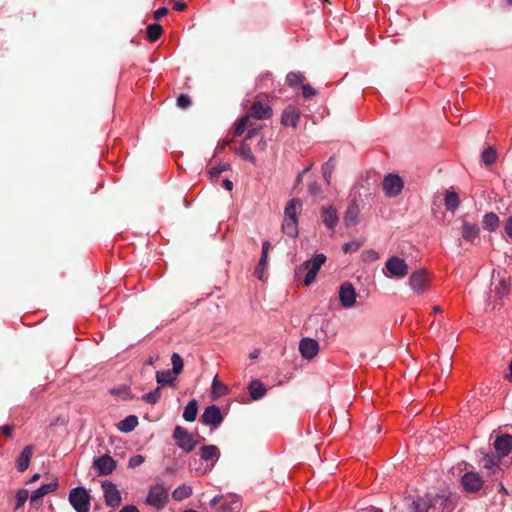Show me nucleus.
Returning <instances> with one entry per match:
<instances>
[{"instance_id":"f257e3e1","label":"nucleus","mask_w":512,"mask_h":512,"mask_svg":"<svg viewBox=\"0 0 512 512\" xmlns=\"http://www.w3.org/2000/svg\"><path fill=\"white\" fill-rule=\"evenodd\" d=\"M210 506L216 509V512H240L242 502L237 495H220L210 501Z\"/></svg>"},{"instance_id":"f03ea898","label":"nucleus","mask_w":512,"mask_h":512,"mask_svg":"<svg viewBox=\"0 0 512 512\" xmlns=\"http://www.w3.org/2000/svg\"><path fill=\"white\" fill-rule=\"evenodd\" d=\"M325 261L326 256L324 254H316L312 259L305 261L299 267L298 271L307 270V273L304 278V284L306 286H309L314 282L319 269L325 263Z\"/></svg>"},{"instance_id":"7ed1b4c3","label":"nucleus","mask_w":512,"mask_h":512,"mask_svg":"<svg viewBox=\"0 0 512 512\" xmlns=\"http://www.w3.org/2000/svg\"><path fill=\"white\" fill-rule=\"evenodd\" d=\"M69 502L76 512H89L90 495L83 487H76L70 491Z\"/></svg>"},{"instance_id":"20e7f679","label":"nucleus","mask_w":512,"mask_h":512,"mask_svg":"<svg viewBox=\"0 0 512 512\" xmlns=\"http://www.w3.org/2000/svg\"><path fill=\"white\" fill-rule=\"evenodd\" d=\"M386 275L391 278L401 279L408 275L409 267L404 259L398 256L390 257L385 263Z\"/></svg>"},{"instance_id":"39448f33","label":"nucleus","mask_w":512,"mask_h":512,"mask_svg":"<svg viewBox=\"0 0 512 512\" xmlns=\"http://www.w3.org/2000/svg\"><path fill=\"white\" fill-rule=\"evenodd\" d=\"M173 438L175 439L177 446L187 453L193 451L198 444V441L195 440L193 436L182 426L175 427L173 431Z\"/></svg>"},{"instance_id":"423d86ee","label":"nucleus","mask_w":512,"mask_h":512,"mask_svg":"<svg viewBox=\"0 0 512 512\" xmlns=\"http://www.w3.org/2000/svg\"><path fill=\"white\" fill-rule=\"evenodd\" d=\"M169 489L162 484H156L149 490L147 503L157 509L164 507L168 501Z\"/></svg>"},{"instance_id":"0eeeda50","label":"nucleus","mask_w":512,"mask_h":512,"mask_svg":"<svg viewBox=\"0 0 512 512\" xmlns=\"http://www.w3.org/2000/svg\"><path fill=\"white\" fill-rule=\"evenodd\" d=\"M383 190L387 197L393 198L398 196L404 187V182L397 174L390 173L385 176L383 183Z\"/></svg>"},{"instance_id":"6e6552de","label":"nucleus","mask_w":512,"mask_h":512,"mask_svg":"<svg viewBox=\"0 0 512 512\" xmlns=\"http://www.w3.org/2000/svg\"><path fill=\"white\" fill-rule=\"evenodd\" d=\"M429 282L430 278L427 274V271L424 269L413 272L409 277V286L414 292L418 294H422L426 291Z\"/></svg>"},{"instance_id":"1a4fd4ad","label":"nucleus","mask_w":512,"mask_h":512,"mask_svg":"<svg viewBox=\"0 0 512 512\" xmlns=\"http://www.w3.org/2000/svg\"><path fill=\"white\" fill-rule=\"evenodd\" d=\"M461 484L466 492L476 493L484 486V480L477 472L470 471L461 477Z\"/></svg>"},{"instance_id":"9d476101","label":"nucleus","mask_w":512,"mask_h":512,"mask_svg":"<svg viewBox=\"0 0 512 512\" xmlns=\"http://www.w3.org/2000/svg\"><path fill=\"white\" fill-rule=\"evenodd\" d=\"M201 421L205 425H209L212 428H217L223 422V415L221 410L216 405H210L205 408L201 415Z\"/></svg>"},{"instance_id":"9b49d317","label":"nucleus","mask_w":512,"mask_h":512,"mask_svg":"<svg viewBox=\"0 0 512 512\" xmlns=\"http://www.w3.org/2000/svg\"><path fill=\"white\" fill-rule=\"evenodd\" d=\"M105 503L109 507H118L121 503V496L116 485L112 482H103Z\"/></svg>"},{"instance_id":"f8f14e48","label":"nucleus","mask_w":512,"mask_h":512,"mask_svg":"<svg viewBox=\"0 0 512 512\" xmlns=\"http://www.w3.org/2000/svg\"><path fill=\"white\" fill-rule=\"evenodd\" d=\"M339 299L343 307L350 308L356 301V291L350 282L343 283L339 288Z\"/></svg>"},{"instance_id":"ddd939ff","label":"nucleus","mask_w":512,"mask_h":512,"mask_svg":"<svg viewBox=\"0 0 512 512\" xmlns=\"http://www.w3.org/2000/svg\"><path fill=\"white\" fill-rule=\"evenodd\" d=\"M494 449L497 452L498 458L507 456L512 450V436L509 434H502L497 436L494 441Z\"/></svg>"},{"instance_id":"4468645a","label":"nucleus","mask_w":512,"mask_h":512,"mask_svg":"<svg viewBox=\"0 0 512 512\" xmlns=\"http://www.w3.org/2000/svg\"><path fill=\"white\" fill-rule=\"evenodd\" d=\"M299 351L303 358L313 359L319 352V344L312 338H303L299 344Z\"/></svg>"},{"instance_id":"2eb2a0df","label":"nucleus","mask_w":512,"mask_h":512,"mask_svg":"<svg viewBox=\"0 0 512 512\" xmlns=\"http://www.w3.org/2000/svg\"><path fill=\"white\" fill-rule=\"evenodd\" d=\"M409 512H434L432 496L426 495L413 500L408 507Z\"/></svg>"},{"instance_id":"dca6fc26","label":"nucleus","mask_w":512,"mask_h":512,"mask_svg":"<svg viewBox=\"0 0 512 512\" xmlns=\"http://www.w3.org/2000/svg\"><path fill=\"white\" fill-rule=\"evenodd\" d=\"M94 466L98 470L99 475H109L115 469L116 462L111 456L105 454L95 459Z\"/></svg>"},{"instance_id":"f3484780","label":"nucleus","mask_w":512,"mask_h":512,"mask_svg":"<svg viewBox=\"0 0 512 512\" xmlns=\"http://www.w3.org/2000/svg\"><path fill=\"white\" fill-rule=\"evenodd\" d=\"M323 224L330 230H334L339 222L337 211L332 206H323L320 210Z\"/></svg>"},{"instance_id":"a211bd4d","label":"nucleus","mask_w":512,"mask_h":512,"mask_svg":"<svg viewBox=\"0 0 512 512\" xmlns=\"http://www.w3.org/2000/svg\"><path fill=\"white\" fill-rule=\"evenodd\" d=\"M248 115L259 120L269 119L272 116V109L261 101H254Z\"/></svg>"},{"instance_id":"6ab92c4d","label":"nucleus","mask_w":512,"mask_h":512,"mask_svg":"<svg viewBox=\"0 0 512 512\" xmlns=\"http://www.w3.org/2000/svg\"><path fill=\"white\" fill-rule=\"evenodd\" d=\"M360 214V207L359 204L356 202V200H353L348 205L343 221L347 227H353L358 224V218Z\"/></svg>"},{"instance_id":"aec40b11","label":"nucleus","mask_w":512,"mask_h":512,"mask_svg":"<svg viewBox=\"0 0 512 512\" xmlns=\"http://www.w3.org/2000/svg\"><path fill=\"white\" fill-rule=\"evenodd\" d=\"M59 484L57 479L54 481L41 485L38 489L32 492L30 496V503L37 504L39 500H41L45 495L55 491L58 488Z\"/></svg>"},{"instance_id":"412c9836","label":"nucleus","mask_w":512,"mask_h":512,"mask_svg":"<svg viewBox=\"0 0 512 512\" xmlns=\"http://www.w3.org/2000/svg\"><path fill=\"white\" fill-rule=\"evenodd\" d=\"M300 118V111L295 106H288L281 117V124L284 126L296 127Z\"/></svg>"},{"instance_id":"4be33fe9","label":"nucleus","mask_w":512,"mask_h":512,"mask_svg":"<svg viewBox=\"0 0 512 512\" xmlns=\"http://www.w3.org/2000/svg\"><path fill=\"white\" fill-rule=\"evenodd\" d=\"M33 454V446L27 445L23 448L20 455L16 460V468L19 472H24L30 464L31 457Z\"/></svg>"},{"instance_id":"5701e85b","label":"nucleus","mask_w":512,"mask_h":512,"mask_svg":"<svg viewBox=\"0 0 512 512\" xmlns=\"http://www.w3.org/2000/svg\"><path fill=\"white\" fill-rule=\"evenodd\" d=\"M501 458H498L497 455L486 453L484 454L481 463L482 466L487 469L491 475H495L500 471V463Z\"/></svg>"},{"instance_id":"b1692460","label":"nucleus","mask_w":512,"mask_h":512,"mask_svg":"<svg viewBox=\"0 0 512 512\" xmlns=\"http://www.w3.org/2000/svg\"><path fill=\"white\" fill-rule=\"evenodd\" d=\"M434 511L439 508L442 512H452L454 509V502L450 497L435 495L432 496Z\"/></svg>"},{"instance_id":"393cba45","label":"nucleus","mask_w":512,"mask_h":512,"mask_svg":"<svg viewBox=\"0 0 512 512\" xmlns=\"http://www.w3.org/2000/svg\"><path fill=\"white\" fill-rule=\"evenodd\" d=\"M479 227L470 222H464L462 226V238L466 241L473 242L479 235Z\"/></svg>"},{"instance_id":"a878e982","label":"nucleus","mask_w":512,"mask_h":512,"mask_svg":"<svg viewBox=\"0 0 512 512\" xmlns=\"http://www.w3.org/2000/svg\"><path fill=\"white\" fill-rule=\"evenodd\" d=\"M219 456V449L215 445H204L200 448V457L204 461H216Z\"/></svg>"},{"instance_id":"bb28decb","label":"nucleus","mask_w":512,"mask_h":512,"mask_svg":"<svg viewBox=\"0 0 512 512\" xmlns=\"http://www.w3.org/2000/svg\"><path fill=\"white\" fill-rule=\"evenodd\" d=\"M175 380H176V376L170 370L156 372V381L160 385L173 386Z\"/></svg>"},{"instance_id":"cd10ccee","label":"nucleus","mask_w":512,"mask_h":512,"mask_svg":"<svg viewBox=\"0 0 512 512\" xmlns=\"http://www.w3.org/2000/svg\"><path fill=\"white\" fill-rule=\"evenodd\" d=\"M445 206L448 211L454 212L460 204V199L455 191H447L445 194Z\"/></svg>"},{"instance_id":"c85d7f7f","label":"nucleus","mask_w":512,"mask_h":512,"mask_svg":"<svg viewBox=\"0 0 512 512\" xmlns=\"http://www.w3.org/2000/svg\"><path fill=\"white\" fill-rule=\"evenodd\" d=\"M138 425V418L135 415H129L118 424V429L122 432L128 433L135 429Z\"/></svg>"},{"instance_id":"c756f323","label":"nucleus","mask_w":512,"mask_h":512,"mask_svg":"<svg viewBox=\"0 0 512 512\" xmlns=\"http://www.w3.org/2000/svg\"><path fill=\"white\" fill-rule=\"evenodd\" d=\"M301 207L302 202L300 199H292L285 207L284 219H297V208Z\"/></svg>"},{"instance_id":"7c9ffc66","label":"nucleus","mask_w":512,"mask_h":512,"mask_svg":"<svg viewBox=\"0 0 512 512\" xmlns=\"http://www.w3.org/2000/svg\"><path fill=\"white\" fill-rule=\"evenodd\" d=\"M249 393L254 400L262 398L266 393V388L259 380L252 381L249 385Z\"/></svg>"},{"instance_id":"2f4dec72","label":"nucleus","mask_w":512,"mask_h":512,"mask_svg":"<svg viewBox=\"0 0 512 512\" xmlns=\"http://www.w3.org/2000/svg\"><path fill=\"white\" fill-rule=\"evenodd\" d=\"M198 412V404L196 400H191L186 405L184 412H183V418L188 422H193L197 417Z\"/></svg>"},{"instance_id":"473e14b6","label":"nucleus","mask_w":512,"mask_h":512,"mask_svg":"<svg viewBox=\"0 0 512 512\" xmlns=\"http://www.w3.org/2000/svg\"><path fill=\"white\" fill-rule=\"evenodd\" d=\"M283 232L290 237H297L298 235V224L297 219H284L282 224Z\"/></svg>"},{"instance_id":"72a5a7b5","label":"nucleus","mask_w":512,"mask_h":512,"mask_svg":"<svg viewBox=\"0 0 512 512\" xmlns=\"http://www.w3.org/2000/svg\"><path fill=\"white\" fill-rule=\"evenodd\" d=\"M236 153L244 160L250 162L253 165H256V159L247 143L241 142L239 148L236 150Z\"/></svg>"},{"instance_id":"f704fd0d","label":"nucleus","mask_w":512,"mask_h":512,"mask_svg":"<svg viewBox=\"0 0 512 512\" xmlns=\"http://www.w3.org/2000/svg\"><path fill=\"white\" fill-rule=\"evenodd\" d=\"M192 488L186 484L178 486L172 493V497L176 501L184 500L192 495Z\"/></svg>"},{"instance_id":"c9c22d12","label":"nucleus","mask_w":512,"mask_h":512,"mask_svg":"<svg viewBox=\"0 0 512 512\" xmlns=\"http://www.w3.org/2000/svg\"><path fill=\"white\" fill-rule=\"evenodd\" d=\"M483 228L488 231H494L499 225V218L495 213H487L483 217Z\"/></svg>"},{"instance_id":"e433bc0d","label":"nucleus","mask_w":512,"mask_h":512,"mask_svg":"<svg viewBox=\"0 0 512 512\" xmlns=\"http://www.w3.org/2000/svg\"><path fill=\"white\" fill-rule=\"evenodd\" d=\"M171 363H172V372L175 376H178L182 373L184 362L182 357L178 353H173L171 356Z\"/></svg>"},{"instance_id":"4c0bfd02","label":"nucleus","mask_w":512,"mask_h":512,"mask_svg":"<svg viewBox=\"0 0 512 512\" xmlns=\"http://www.w3.org/2000/svg\"><path fill=\"white\" fill-rule=\"evenodd\" d=\"M334 169H335V160L333 157H330L329 160L322 166L323 178L325 179L327 184L330 183Z\"/></svg>"},{"instance_id":"58836bf2","label":"nucleus","mask_w":512,"mask_h":512,"mask_svg":"<svg viewBox=\"0 0 512 512\" xmlns=\"http://www.w3.org/2000/svg\"><path fill=\"white\" fill-rule=\"evenodd\" d=\"M161 394H162V389L161 387H157L155 390L149 392V393H146L142 396V400L145 401L146 403L148 404H156L160 398H161Z\"/></svg>"},{"instance_id":"ea45409f","label":"nucleus","mask_w":512,"mask_h":512,"mask_svg":"<svg viewBox=\"0 0 512 512\" xmlns=\"http://www.w3.org/2000/svg\"><path fill=\"white\" fill-rule=\"evenodd\" d=\"M287 83L291 87H295L297 85H303L305 77L302 73L299 72H290L286 77Z\"/></svg>"},{"instance_id":"a19ab883","label":"nucleus","mask_w":512,"mask_h":512,"mask_svg":"<svg viewBox=\"0 0 512 512\" xmlns=\"http://www.w3.org/2000/svg\"><path fill=\"white\" fill-rule=\"evenodd\" d=\"M250 118V115L247 114L237 121L234 129V135L240 136L244 133V131L249 127Z\"/></svg>"},{"instance_id":"79ce46f5","label":"nucleus","mask_w":512,"mask_h":512,"mask_svg":"<svg viewBox=\"0 0 512 512\" xmlns=\"http://www.w3.org/2000/svg\"><path fill=\"white\" fill-rule=\"evenodd\" d=\"M481 158H482V161L486 165H492L496 161V158H497L496 150L492 147L486 148L483 151Z\"/></svg>"},{"instance_id":"37998d69","label":"nucleus","mask_w":512,"mask_h":512,"mask_svg":"<svg viewBox=\"0 0 512 512\" xmlns=\"http://www.w3.org/2000/svg\"><path fill=\"white\" fill-rule=\"evenodd\" d=\"M29 497V492L27 489H20L16 493V505L14 507L15 510L20 509Z\"/></svg>"},{"instance_id":"c03bdc74","label":"nucleus","mask_w":512,"mask_h":512,"mask_svg":"<svg viewBox=\"0 0 512 512\" xmlns=\"http://www.w3.org/2000/svg\"><path fill=\"white\" fill-rule=\"evenodd\" d=\"M229 169H230V164L220 163L219 165L212 167L208 171V174H209L210 178H218L222 172L227 171Z\"/></svg>"},{"instance_id":"a18cd8bd","label":"nucleus","mask_w":512,"mask_h":512,"mask_svg":"<svg viewBox=\"0 0 512 512\" xmlns=\"http://www.w3.org/2000/svg\"><path fill=\"white\" fill-rule=\"evenodd\" d=\"M191 103V98L187 94H180L177 98V106L181 109H187Z\"/></svg>"},{"instance_id":"49530a36","label":"nucleus","mask_w":512,"mask_h":512,"mask_svg":"<svg viewBox=\"0 0 512 512\" xmlns=\"http://www.w3.org/2000/svg\"><path fill=\"white\" fill-rule=\"evenodd\" d=\"M267 261H268V258H264V256H261L258 266L255 270V274H256L257 278L260 280H262V278H263V272L267 267Z\"/></svg>"},{"instance_id":"de8ad7c7","label":"nucleus","mask_w":512,"mask_h":512,"mask_svg":"<svg viewBox=\"0 0 512 512\" xmlns=\"http://www.w3.org/2000/svg\"><path fill=\"white\" fill-rule=\"evenodd\" d=\"M111 394L113 395H123V398L128 400L133 397L130 395L129 388L127 386H121L119 388H114L111 390Z\"/></svg>"},{"instance_id":"09e8293b","label":"nucleus","mask_w":512,"mask_h":512,"mask_svg":"<svg viewBox=\"0 0 512 512\" xmlns=\"http://www.w3.org/2000/svg\"><path fill=\"white\" fill-rule=\"evenodd\" d=\"M226 389H227L226 386L224 384H222L221 382H219V380L216 376L212 383L213 393H218L219 395H223V394H225Z\"/></svg>"},{"instance_id":"8fccbe9b","label":"nucleus","mask_w":512,"mask_h":512,"mask_svg":"<svg viewBox=\"0 0 512 512\" xmlns=\"http://www.w3.org/2000/svg\"><path fill=\"white\" fill-rule=\"evenodd\" d=\"M360 246H361V243H359L357 241L348 242L343 245V251L345 253H353V252L358 251Z\"/></svg>"},{"instance_id":"3c124183","label":"nucleus","mask_w":512,"mask_h":512,"mask_svg":"<svg viewBox=\"0 0 512 512\" xmlns=\"http://www.w3.org/2000/svg\"><path fill=\"white\" fill-rule=\"evenodd\" d=\"M144 457L142 455L132 456L128 461L129 468H136L140 466L144 462Z\"/></svg>"},{"instance_id":"603ef678","label":"nucleus","mask_w":512,"mask_h":512,"mask_svg":"<svg viewBox=\"0 0 512 512\" xmlns=\"http://www.w3.org/2000/svg\"><path fill=\"white\" fill-rule=\"evenodd\" d=\"M509 290V282L505 281V280H501L499 282V288H497V291L496 293L500 296V297H503Z\"/></svg>"},{"instance_id":"864d4df0","label":"nucleus","mask_w":512,"mask_h":512,"mask_svg":"<svg viewBox=\"0 0 512 512\" xmlns=\"http://www.w3.org/2000/svg\"><path fill=\"white\" fill-rule=\"evenodd\" d=\"M308 192L312 196H317L322 193L321 187L316 182L310 183L308 186Z\"/></svg>"},{"instance_id":"5fc2aeb1","label":"nucleus","mask_w":512,"mask_h":512,"mask_svg":"<svg viewBox=\"0 0 512 512\" xmlns=\"http://www.w3.org/2000/svg\"><path fill=\"white\" fill-rule=\"evenodd\" d=\"M302 90H303V96L305 98H309V97L316 95V90L309 84H303Z\"/></svg>"},{"instance_id":"6e6d98bb","label":"nucleus","mask_w":512,"mask_h":512,"mask_svg":"<svg viewBox=\"0 0 512 512\" xmlns=\"http://www.w3.org/2000/svg\"><path fill=\"white\" fill-rule=\"evenodd\" d=\"M258 131V128H248V131L242 142L247 143L248 140H251L255 135H257Z\"/></svg>"},{"instance_id":"4d7b16f0","label":"nucleus","mask_w":512,"mask_h":512,"mask_svg":"<svg viewBox=\"0 0 512 512\" xmlns=\"http://www.w3.org/2000/svg\"><path fill=\"white\" fill-rule=\"evenodd\" d=\"M0 430L5 436L11 437L13 430H14V426L13 425H3L0 427Z\"/></svg>"},{"instance_id":"13d9d810","label":"nucleus","mask_w":512,"mask_h":512,"mask_svg":"<svg viewBox=\"0 0 512 512\" xmlns=\"http://www.w3.org/2000/svg\"><path fill=\"white\" fill-rule=\"evenodd\" d=\"M168 10L165 7H161L154 12V18L159 20L161 17L167 14Z\"/></svg>"},{"instance_id":"bf43d9fd","label":"nucleus","mask_w":512,"mask_h":512,"mask_svg":"<svg viewBox=\"0 0 512 512\" xmlns=\"http://www.w3.org/2000/svg\"><path fill=\"white\" fill-rule=\"evenodd\" d=\"M505 232L512 239V216L505 223Z\"/></svg>"},{"instance_id":"052dcab7","label":"nucleus","mask_w":512,"mask_h":512,"mask_svg":"<svg viewBox=\"0 0 512 512\" xmlns=\"http://www.w3.org/2000/svg\"><path fill=\"white\" fill-rule=\"evenodd\" d=\"M146 32H162V26L160 24H150L147 29H146Z\"/></svg>"},{"instance_id":"680f3d73","label":"nucleus","mask_w":512,"mask_h":512,"mask_svg":"<svg viewBox=\"0 0 512 512\" xmlns=\"http://www.w3.org/2000/svg\"><path fill=\"white\" fill-rule=\"evenodd\" d=\"M270 246H271L270 242H268V241L263 242L261 256H264V258H268V252H269Z\"/></svg>"},{"instance_id":"e2e57ef3","label":"nucleus","mask_w":512,"mask_h":512,"mask_svg":"<svg viewBox=\"0 0 512 512\" xmlns=\"http://www.w3.org/2000/svg\"><path fill=\"white\" fill-rule=\"evenodd\" d=\"M146 35H147V40L150 43H155L156 41H158L160 39V36L162 34H146Z\"/></svg>"},{"instance_id":"0e129e2a","label":"nucleus","mask_w":512,"mask_h":512,"mask_svg":"<svg viewBox=\"0 0 512 512\" xmlns=\"http://www.w3.org/2000/svg\"><path fill=\"white\" fill-rule=\"evenodd\" d=\"M120 512H139L138 509L133 505H127L123 507Z\"/></svg>"},{"instance_id":"69168bd1","label":"nucleus","mask_w":512,"mask_h":512,"mask_svg":"<svg viewBox=\"0 0 512 512\" xmlns=\"http://www.w3.org/2000/svg\"><path fill=\"white\" fill-rule=\"evenodd\" d=\"M266 147H267V142H266V140H264V139H261V140L257 143V148H258L260 151H265V150H266Z\"/></svg>"},{"instance_id":"338daca9","label":"nucleus","mask_w":512,"mask_h":512,"mask_svg":"<svg viewBox=\"0 0 512 512\" xmlns=\"http://www.w3.org/2000/svg\"><path fill=\"white\" fill-rule=\"evenodd\" d=\"M223 186H224L227 190L231 191V190L233 189V182H232L231 180H229V179H225V180L223 181Z\"/></svg>"},{"instance_id":"774afa93","label":"nucleus","mask_w":512,"mask_h":512,"mask_svg":"<svg viewBox=\"0 0 512 512\" xmlns=\"http://www.w3.org/2000/svg\"><path fill=\"white\" fill-rule=\"evenodd\" d=\"M39 479H40V474H39V473H36V474H34V475L30 478V480L27 482V484H32V483H34V482L38 481Z\"/></svg>"}]
</instances>
